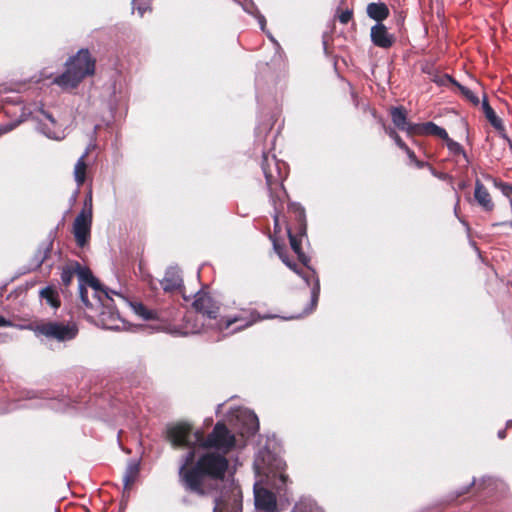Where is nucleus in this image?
Listing matches in <instances>:
<instances>
[{
	"instance_id": "f257e3e1",
	"label": "nucleus",
	"mask_w": 512,
	"mask_h": 512,
	"mask_svg": "<svg viewBox=\"0 0 512 512\" xmlns=\"http://www.w3.org/2000/svg\"><path fill=\"white\" fill-rule=\"evenodd\" d=\"M166 439L175 448H188L182 457L178 470L179 483L185 491L199 497H206L219 489L229 469L225 455L213 451L201 454L196 459L195 447L203 440V431H193L187 422L170 425L166 430Z\"/></svg>"
},
{
	"instance_id": "f03ea898",
	"label": "nucleus",
	"mask_w": 512,
	"mask_h": 512,
	"mask_svg": "<svg viewBox=\"0 0 512 512\" xmlns=\"http://www.w3.org/2000/svg\"><path fill=\"white\" fill-rule=\"evenodd\" d=\"M96 59L88 49H80L65 63V71L55 77L53 83L64 90H72L88 76L95 74Z\"/></svg>"
},
{
	"instance_id": "7ed1b4c3",
	"label": "nucleus",
	"mask_w": 512,
	"mask_h": 512,
	"mask_svg": "<svg viewBox=\"0 0 512 512\" xmlns=\"http://www.w3.org/2000/svg\"><path fill=\"white\" fill-rule=\"evenodd\" d=\"M261 168L266 179L270 199L287 198L288 195L283 186V181L287 176L286 163L278 160L275 155L264 152Z\"/></svg>"
},
{
	"instance_id": "20e7f679",
	"label": "nucleus",
	"mask_w": 512,
	"mask_h": 512,
	"mask_svg": "<svg viewBox=\"0 0 512 512\" xmlns=\"http://www.w3.org/2000/svg\"><path fill=\"white\" fill-rule=\"evenodd\" d=\"M286 470V462L277 457H273L264 468L266 485L274 489L279 497L287 496L288 487L292 484V480Z\"/></svg>"
},
{
	"instance_id": "39448f33",
	"label": "nucleus",
	"mask_w": 512,
	"mask_h": 512,
	"mask_svg": "<svg viewBox=\"0 0 512 512\" xmlns=\"http://www.w3.org/2000/svg\"><path fill=\"white\" fill-rule=\"evenodd\" d=\"M33 331L36 335H42L58 342H66L77 336L78 327L75 323L42 321L34 326Z\"/></svg>"
},
{
	"instance_id": "423d86ee",
	"label": "nucleus",
	"mask_w": 512,
	"mask_h": 512,
	"mask_svg": "<svg viewBox=\"0 0 512 512\" xmlns=\"http://www.w3.org/2000/svg\"><path fill=\"white\" fill-rule=\"evenodd\" d=\"M236 444L235 436L230 432L225 423L217 422L211 433L200 441V447L205 449H216L217 453H228Z\"/></svg>"
},
{
	"instance_id": "0eeeda50",
	"label": "nucleus",
	"mask_w": 512,
	"mask_h": 512,
	"mask_svg": "<svg viewBox=\"0 0 512 512\" xmlns=\"http://www.w3.org/2000/svg\"><path fill=\"white\" fill-rule=\"evenodd\" d=\"M261 319L259 313L252 309H241L235 314L222 316L216 324H211V327L219 332L227 331L232 325L238 324L232 333L242 331Z\"/></svg>"
},
{
	"instance_id": "6e6552de",
	"label": "nucleus",
	"mask_w": 512,
	"mask_h": 512,
	"mask_svg": "<svg viewBox=\"0 0 512 512\" xmlns=\"http://www.w3.org/2000/svg\"><path fill=\"white\" fill-rule=\"evenodd\" d=\"M92 219V196L90 194L89 197L85 200L84 208L76 216L72 228L75 242L80 248H84L90 241Z\"/></svg>"
},
{
	"instance_id": "1a4fd4ad",
	"label": "nucleus",
	"mask_w": 512,
	"mask_h": 512,
	"mask_svg": "<svg viewBox=\"0 0 512 512\" xmlns=\"http://www.w3.org/2000/svg\"><path fill=\"white\" fill-rule=\"evenodd\" d=\"M87 285L99 293V301L103 304L105 309L108 310L101 312V321L103 324L109 329L118 328L119 326L117 321L120 319V316L118 312H115L112 309L113 299L109 296L110 290L105 288L96 277H93V279L90 280Z\"/></svg>"
},
{
	"instance_id": "9d476101",
	"label": "nucleus",
	"mask_w": 512,
	"mask_h": 512,
	"mask_svg": "<svg viewBox=\"0 0 512 512\" xmlns=\"http://www.w3.org/2000/svg\"><path fill=\"white\" fill-rule=\"evenodd\" d=\"M213 512H242V491L240 486L231 484L215 499Z\"/></svg>"
},
{
	"instance_id": "9b49d317",
	"label": "nucleus",
	"mask_w": 512,
	"mask_h": 512,
	"mask_svg": "<svg viewBox=\"0 0 512 512\" xmlns=\"http://www.w3.org/2000/svg\"><path fill=\"white\" fill-rule=\"evenodd\" d=\"M192 307L196 312L202 314L209 320L214 321L216 324L219 316L220 307L213 297L206 291L200 290L195 294Z\"/></svg>"
},
{
	"instance_id": "f8f14e48",
	"label": "nucleus",
	"mask_w": 512,
	"mask_h": 512,
	"mask_svg": "<svg viewBox=\"0 0 512 512\" xmlns=\"http://www.w3.org/2000/svg\"><path fill=\"white\" fill-rule=\"evenodd\" d=\"M255 508L259 512H277L276 496L266 488L254 487Z\"/></svg>"
},
{
	"instance_id": "ddd939ff",
	"label": "nucleus",
	"mask_w": 512,
	"mask_h": 512,
	"mask_svg": "<svg viewBox=\"0 0 512 512\" xmlns=\"http://www.w3.org/2000/svg\"><path fill=\"white\" fill-rule=\"evenodd\" d=\"M370 38L376 47L382 49H390L396 42L395 36L388 32L383 23H376L371 27Z\"/></svg>"
},
{
	"instance_id": "4468645a",
	"label": "nucleus",
	"mask_w": 512,
	"mask_h": 512,
	"mask_svg": "<svg viewBox=\"0 0 512 512\" xmlns=\"http://www.w3.org/2000/svg\"><path fill=\"white\" fill-rule=\"evenodd\" d=\"M289 221L288 225H292L295 232L306 235L307 222L305 209L298 203H290L288 205Z\"/></svg>"
},
{
	"instance_id": "2eb2a0df",
	"label": "nucleus",
	"mask_w": 512,
	"mask_h": 512,
	"mask_svg": "<svg viewBox=\"0 0 512 512\" xmlns=\"http://www.w3.org/2000/svg\"><path fill=\"white\" fill-rule=\"evenodd\" d=\"M286 230H287V235L289 238L291 249L297 255L299 262L302 264V266H304L308 269H311L309 266L310 257L307 256L302 251V239H303V237H307V234L306 235L298 234L297 232H295V230L293 229V226L291 224L286 226Z\"/></svg>"
},
{
	"instance_id": "dca6fc26",
	"label": "nucleus",
	"mask_w": 512,
	"mask_h": 512,
	"mask_svg": "<svg viewBox=\"0 0 512 512\" xmlns=\"http://www.w3.org/2000/svg\"><path fill=\"white\" fill-rule=\"evenodd\" d=\"M160 285L165 292H182L184 286L181 272L173 267L167 269Z\"/></svg>"
},
{
	"instance_id": "f3484780",
	"label": "nucleus",
	"mask_w": 512,
	"mask_h": 512,
	"mask_svg": "<svg viewBox=\"0 0 512 512\" xmlns=\"http://www.w3.org/2000/svg\"><path fill=\"white\" fill-rule=\"evenodd\" d=\"M474 199L477 202V204L482 208V210L486 212H491L494 210L495 205L492 200V197L488 189L479 179L475 181Z\"/></svg>"
},
{
	"instance_id": "a211bd4d",
	"label": "nucleus",
	"mask_w": 512,
	"mask_h": 512,
	"mask_svg": "<svg viewBox=\"0 0 512 512\" xmlns=\"http://www.w3.org/2000/svg\"><path fill=\"white\" fill-rule=\"evenodd\" d=\"M366 12L369 18L377 23H382L390 15V10L384 2H371L367 5Z\"/></svg>"
},
{
	"instance_id": "6ab92c4d",
	"label": "nucleus",
	"mask_w": 512,
	"mask_h": 512,
	"mask_svg": "<svg viewBox=\"0 0 512 512\" xmlns=\"http://www.w3.org/2000/svg\"><path fill=\"white\" fill-rule=\"evenodd\" d=\"M89 154L90 148H87L85 152L82 154V156L77 160L74 166V179L78 187L83 186V184L86 181V174L88 169L86 158L89 156Z\"/></svg>"
},
{
	"instance_id": "aec40b11",
	"label": "nucleus",
	"mask_w": 512,
	"mask_h": 512,
	"mask_svg": "<svg viewBox=\"0 0 512 512\" xmlns=\"http://www.w3.org/2000/svg\"><path fill=\"white\" fill-rule=\"evenodd\" d=\"M390 116L393 124L396 128L401 131H405L409 125V121L407 119V110L403 106L391 107L390 108Z\"/></svg>"
},
{
	"instance_id": "412c9836",
	"label": "nucleus",
	"mask_w": 512,
	"mask_h": 512,
	"mask_svg": "<svg viewBox=\"0 0 512 512\" xmlns=\"http://www.w3.org/2000/svg\"><path fill=\"white\" fill-rule=\"evenodd\" d=\"M39 296L54 309H58L61 306V300L55 287L46 286L42 288L39 292Z\"/></svg>"
},
{
	"instance_id": "4be33fe9",
	"label": "nucleus",
	"mask_w": 512,
	"mask_h": 512,
	"mask_svg": "<svg viewBox=\"0 0 512 512\" xmlns=\"http://www.w3.org/2000/svg\"><path fill=\"white\" fill-rule=\"evenodd\" d=\"M482 109L486 119L496 130H503V121L497 116L494 109L490 106L486 97L482 101Z\"/></svg>"
},
{
	"instance_id": "5701e85b",
	"label": "nucleus",
	"mask_w": 512,
	"mask_h": 512,
	"mask_svg": "<svg viewBox=\"0 0 512 512\" xmlns=\"http://www.w3.org/2000/svg\"><path fill=\"white\" fill-rule=\"evenodd\" d=\"M139 472L140 468L138 463L133 462L127 466L123 477L125 491H129L132 488V486L134 485L135 481L138 478Z\"/></svg>"
},
{
	"instance_id": "b1692460",
	"label": "nucleus",
	"mask_w": 512,
	"mask_h": 512,
	"mask_svg": "<svg viewBox=\"0 0 512 512\" xmlns=\"http://www.w3.org/2000/svg\"><path fill=\"white\" fill-rule=\"evenodd\" d=\"M285 200H286V198H280L279 200L277 198L270 199V201L274 207V214H273L274 232L272 235H275V237H278V234H280V232H281L280 215L284 209Z\"/></svg>"
},
{
	"instance_id": "393cba45",
	"label": "nucleus",
	"mask_w": 512,
	"mask_h": 512,
	"mask_svg": "<svg viewBox=\"0 0 512 512\" xmlns=\"http://www.w3.org/2000/svg\"><path fill=\"white\" fill-rule=\"evenodd\" d=\"M442 140H444L446 142L449 152L454 156L461 157L465 162V166H468L469 159H468V156H467L466 152L464 151L462 145L460 143L454 141L453 139H451L448 134H447V138H443Z\"/></svg>"
},
{
	"instance_id": "a878e982",
	"label": "nucleus",
	"mask_w": 512,
	"mask_h": 512,
	"mask_svg": "<svg viewBox=\"0 0 512 512\" xmlns=\"http://www.w3.org/2000/svg\"><path fill=\"white\" fill-rule=\"evenodd\" d=\"M292 512H324L317 503L310 499H301L293 507Z\"/></svg>"
},
{
	"instance_id": "bb28decb",
	"label": "nucleus",
	"mask_w": 512,
	"mask_h": 512,
	"mask_svg": "<svg viewBox=\"0 0 512 512\" xmlns=\"http://www.w3.org/2000/svg\"><path fill=\"white\" fill-rule=\"evenodd\" d=\"M423 132L424 136L432 135L440 139L447 138V131L431 121L423 123Z\"/></svg>"
},
{
	"instance_id": "cd10ccee",
	"label": "nucleus",
	"mask_w": 512,
	"mask_h": 512,
	"mask_svg": "<svg viewBox=\"0 0 512 512\" xmlns=\"http://www.w3.org/2000/svg\"><path fill=\"white\" fill-rule=\"evenodd\" d=\"M134 310L137 315L142 317L144 320H155L157 319V312L154 310L148 309L144 304L142 303H136L133 305Z\"/></svg>"
},
{
	"instance_id": "c85d7f7f",
	"label": "nucleus",
	"mask_w": 512,
	"mask_h": 512,
	"mask_svg": "<svg viewBox=\"0 0 512 512\" xmlns=\"http://www.w3.org/2000/svg\"><path fill=\"white\" fill-rule=\"evenodd\" d=\"M75 271L81 282L80 284L83 285L87 284L94 277L89 268L81 266V264L78 262H75Z\"/></svg>"
},
{
	"instance_id": "c756f323",
	"label": "nucleus",
	"mask_w": 512,
	"mask_h": 512,
	"mask_svg": "<svg viewBox=\"0 0 512 512\" xmlns=\"http://www.w3.org/2000/svg\"><path fill=\"white\" fill-rule=\"evenodd\" d=\"M455 87L459 90L461 95L474 106H477L480 103L478 96L469 88L461 85L459 82H457Z\"/></svg>"
},
{
	"instance_id": "7c9ffc66",
	"label": "nucleus",
	"mask_w": 512,
	"mask_h": 512,
	"mask_svg": "<svg viewBox=\"0 0 512 512\" xmlns=\"http://www.w3.org/2000/svg\"><path fill=\"white\" fill-rule=\"evenodd\" d=\"M432 81L439 86H447L449 84L456 86V84L458 82L449 74H440V73H435L434 77L432 78Z\"/></svg>"
},
{
	"instance_id": "2f4dec72",
	"label": "nucleus",
	"mask_w": 512,
	"mask_h": 512,
	"mask_svg": "<svg viewBox=\"0 0 512 512\" xmlns=\"http://www.w3.org/2000/svg\"><path fill=\"white\" fill-rule=\"evenodd\" d=\"M270 240L273 243V248L277 255L280 257L281 260H283L285 257H287L286 248L283 242H281L279 237H275V235H269Z\"/></svg>"
},
{
	"instance_id": "473e14b6",
	"label": "nucleus",
	"mask_w": 512,
	"mask_h": 512,
	"mask_svg": "<svg viewBox=\"0 0 512 512\" xmlns=\"http://www.w3.org/2000/svg\"><path fill=\"white\" fill-rule=\"evenodd\" d=\"M75 271V263L72 266H67L62 269L61 272V282L64 286H69L73 280Z\"/></svg>"
},
{
	"instance_id": "72a5a7b5",
	"label": "nucleus",
	"mask_w": 512,
	"mask_h": 512,
	"mask_svg": "<svg viewBox=\"0 0 512 512\" xmlns=\"http://www.w3.org/2000/svg\"><path fill=\"white\" fill-rule=\"evenodd\" d=\"M353 9L342 10L340 7L336 10L335 18L339 20L341 24H348L353 19Z\"/></svg>"
},
{
	"instance_id": "f704fd0d",
	"label": "nucleus",
	"mask_w": 512,
	"mask_h": 512,
	"mask_svg": "<svg viewBox=\"0 0 512 512\" xmlns=\"http://www.w3.org/2000/svg\"><path fill=\"white\" fill-rule=\"evenodd\" d=\"M404 132H406L407 136H409V137L424 136L423 123H411L410 122Z\"/></svg>"
},
{
	"instance_id": "c9c22d12",
	"label": "nucleus",
	"mask_w": 512,
	"mask_h": 512,
	"mask_svg": "<svg viewBox=\"0 0 512 512\" xmlns=\"http://www.w3.org/2000/svg\"><path fill=\"white\" fill-rule=\"evenodd\" d=\"M386 134L395 141V144L400 148L405 146V142L399 136V134L395 131V129L391 127H384Z\"/></svg>"
},
{
	"instance_id": "e433bc0d",
	"label": "nucleus",
	"mask_w": 512,
	"mask_h": 512,
	"mask_svg": "<svg viewBox=\"0 0 512 512\" xmlns=\"http://www.w3.org/2000/svg\"><path fill=\"white\" fill-rule=\"evenodd\" d=\"M282 262L287 266L289 267L292 271H294L296 274L298 275H302V272H303V269L302 267H300L299 264H297L296 262L292 261L288 256L285 257Z\"/></svg>"
},
{
	"instance_id": "4c0bfd02",
	"label": "nucleus",
	"mask_w": 512,
	"mask_h": 512,
	"mask_svg": "<svg viewBox=\"0 0 512 512\" xmlns=\"http://www.w3.org/2000/svg\"><path fill=\"white\" fill-rule=\"evenodd\" d=\"M282 262L287 266L289 267L292 271H294L296 274L298 275H302V272H303V269L302 267H300L299 264H297L296 262L292 261L288 256L285 257Z\"/></svg>"
},
{
	"instance_id": "58836bf2",
	"label": "nucleus",
	"mask_w": 512,
	"mask_h": 512,
	"mask_svg": "<svg viewBox=\"0 0 512 512\" xmlns=\"http://www.w3.org/2000/svg\"><path fill=\"white\" fill-rule=\"evenodd\" d=\"M495 185L501 190V192L507 196V197H511L512 196V185L509 184V183H504V182H495Z\"/></svg>"
},
{
	"instance_id": "ea45409f",
	"label": "nucleus",
	"mask_w": 512,
	"mask_h": 512,
	"mask_svg": "<svg viewBox=\"0 0 512 512\" xmlns=\"http://www.w3.org/2000/svg\"><path fill=\"white\" fill-rule=\"evenodd\" d=\"M79 295H80V299L84 303V305L85 306H89L90 303H89V300H88V292H87V289L85 288V286L83 284L79 285Z\"/></svg>"
},
{
	"instance_id": "a19ab883",
	"label": "nucleus",
	"mask_w": 512,
	"mask_h": 512,
	"mask_svg": "<svg viewBox=\"0 0 512 512\" xmlns=\"http://www.w3.org/2000/svg\"><path fill=\"white\" fill-rule=\"evenodd\" d=\"M319 291H320V284L319 281H316V284L314 285L312 289V304L316 305L319 297Z\"/></svg>"
},
{
	"instance_id": "79ce46f5",
	"label": "nucleus",
	"mask_w": 512,
	"mask_h": 512,
	"mask_svg": "<svg viewBox=\"0 0 512 512\" xmlns=\"http://www.w3.org/2000/svg\"><path fill=\"white\" fill-rule=\"evenodd\" d=\"M400 149H401L402 151H404V152L407 154V156H408V158L410 159V161H411V162L416 161V158H417V157H416V155H415L414 151H412V150L407 146V144H406V143H405V146L400 147Z\"/></svg>"
},
{
	"instance_id": "37998d69",
	"label": "nucleus",
	"mask_w": 512,
	"mask_h": 512,
	"mask_svg": "<svg viewBox=\"0 0 512 512\" xmlns=\"http://www.w3.org/2000/svg\"><path fill=\"white\" fill-rule=\"evenodd\" d=\"M41 114L44 116L45 119H47L53 126L56 125V120L53 117V115L47 111H41Z\"/></svg>"
},
{
	"instance_id": "c03bdc74",
	"label": "nucleus",
	"mask_w": 512,
	"mask_h": 512,
	"mask_svg": "<svg viewBox=\"0 0 512 512\" xmlns=\"http://www.w3.org/2000/svg\"><path fill=\"white\" fill-rule=\"evenodd\" d=\"M11 326H13L12 321H10L0 315V327H11Z\"/></svg>"
},
{
	"instance_id": "a18cd8bd",
	"label": "nucleus",
	"mask_w": 512,
	"mask_h": 512,
	"mask_svg": "<svg viewBox=\"0 0 512 512\" xmlns=\"http://www.w3.org/2000/svg\"><path fill=\"white\" fill-rule=\"evenodd\" d=\"M413 163L415 164V166L419 169H422L426 166H429V163L427 162H424V161H421L419 160L418 158H416V161H413Z\"/></svg>"
},
{
	"instance_id": "49530a36",
	"label": "nucleus",
	"mask_w": 512,
	"mask_h": 512,
	"mask_svg": "<svg viewBox=\"0 0 512 512\" xmlns=\"http://www.w3.org/2000/svg\"><path fill=\"white\" fill-rule=\"evenodd\" d=\"M500 134V136L508 143L509 141H511V139L507 136L506 134V131H505V127L503 126V130H497Z\"/></svg>"
},
{
	"instance_id": "de8ad7c7",
	"label": "nucleus",
	"mask_w": 512,
	"mask_h": 512,
	"mask_svg": "<svg viewBox=\"0 0 512 512\" xmlns=\"http://www.w3.org/2000/svg\"><path fill=\"white\" fill-rule=\"evenodd\" d=\"M51 249L49 247H46L43 251V256L41 258L40 263H43L45 259L50 255Z\"/></svg>"
},
{
	"instance_id": "09e8293b",
	"label": "nucleus",
	"mask_w": 512,
	"mask_h": 512,
	"mask_svg": "<svg viewBox=\"0 0 512 512\" xmlns=\"http://www.w3.org/2000/svg\"><path fill=\"white\" fill-rule=\"evenodd\" d=\"M467 186H468V184H467L466 181H461V182L458 183V189L459 190H464V189L467 188Z\"/></svg>"
},
{
	"instance_id": "8fccbe9b",
	"label": "nucleus",
	"mask_w": 512,
	"mask_h": 512,
	"mask_svg": "<svg viewBox=\"0 0 512 512\" xmlns=\"http://www.w3.org/2000/svg\"><path fill=\"white\" fill-rule=\"evenodd\" d=\"M506 435H507V434H506V429H502V430H499V431H498V437H499L500 439H505V438H506Z\"/></svg>"
},
{
	"instance_id": "3c124183",
	"label": "nucleus",
	"mask_w": 512,
	"mask_h": 512,
	"mask_svg": "<svg viewBox=\"0 0 512 512\" xmlns=\"http://www.w3.org/2000/svg\"><path fill=\"white\" fill-rule=\"evenodd\" d=\"M46 135L49 137V138H52V139H58V136L56 135L55 132H52V131H47L45 132Z\"/></svg>"
},
{
	"instance_id": "603ef678",
	"label": "nucleus",
	"mask_w": 512,
	"mask_h": 512,
	"mask_svg": "<svg viewBox=\"0 0 512 512\" xmlns=\"http://www.w3.org/2000/svg\"><path fill=\"white\" fill-rule=\"evenodd\" d=\"M511 428H512V420H508L506 422V428L505 429L507 430V429H511Z\"/></svg>"
},
{
	"instance_id": "864d4df0",
	"label": "nucleus",
	"mask_w": 512,
	"mask_h": 512,
	"mask_svg": "<svg viewBox=\"0 0 512 512\" xmlns=\"http://www.w3.org/2000/svg\"><path fill=\"white\" fill-rule=\"evenodd\" d=\"M509 149L512 151V141H509L508 143Z\"/></svg>"
},
{
	"instance_id": "5fc2aeb1",
	"label": "nucleus",
	"mask_w": 512,
	"mask_h": 512,
	"mask_svg": "<svg viewBox=\"0 0 512 512\" xmlns=\"http://www.w3.org/2000/svg\"><path fill=\"white\" fill-rule=\"evenodd\" d=\"M509 225L512 226V222H510Z\"/></svg>"
}]
</instances>
